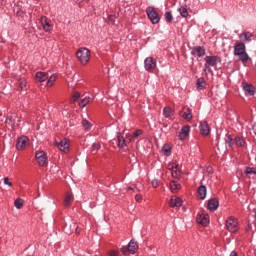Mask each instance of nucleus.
Here are the masks:
<instances>
[{
	"mask_svg": "<svg viewBox=\"0 0 256 256\" xmlns=\"http://www.w3.org/2000/svg\"><path fill=\"white\" fill-rule=\"evenodd\" d=\"M135 201H136L137 203H141V201H143V196L140 195V194L136 195V196H135Z\"/></svg>",
	"mask_w": 256,
	"mask_h": 256,
	"instance_id": "obj_44",
	"label": "nucleus"
},
{
	"mask_svg": "<svg viewBox=\"0 0 256 256\" xmlns=\"http://www.w3.org/2000/svg\"><path fill=\"white\" fill-rule=\"evenodd\" d=\"M245 173L249 179H256V169L255 168L247 167L245 170Z\"/></svg>",
	"mask_w": 256,
	"mask_h": 256,
	"instance_id": "obj_23",
	"label": "nucleus"
},
{
	"mask_svg": "<svg viewBox=\"0 0 256 256\" xmlns=\"http://www.w3.org/2000/svg\"><path fill=\"white\" fill-rule=\"evenodd\" d=\"M117 143L119 149L123 151L127 147V144H125V138L121 135V133L117 134Z\"/></svg>",
	"mask_w": 256,
	"mask_h": 256,
	"instance_id": "obj_19",
	"label": "nucleus"
},
{
	"mask_svg": "<svg viewBox=\"0 0 256 256\" xmlns=\"http://www.w3.org/2000/svg\"><path fill=\"white\" fill-rule=\"evenodd\" d=\"M36 161L40 167H47V154L43 151L36 152Z\"/></svg>",
	"mask_w": 256,
	"mask_h": 256,
	"instance_id": "obj_6",
	"label": "nucleus"
},
{
	"mask_svg": "<svg viewBox=\"0 0 256 256\" xmlns=\"http://www.w3.org/2000/svg\"><path fill=\"white\" fill-rule=\"evenodd\" d=\"M6 123L10 125V127L15 126V118L13 116H8L6 119Z\"/></svg>",
	"mask_w": 256,
	"mask_h": 256,
	"instance_id": "obj_36",
	"label": "nucleus"
},
{
	"mask_svg": "<svg viewBox=\"0 0 256 256\" xmlns=\"http://www.w3.org/2000/svg\"><path fill=\"white\" fill-rule=\"evenodd\" d=\"M226 229L230 233H237V231H239V222H237V219L232 216L229 217L226 220Z\"/></svg>",
	"mask_w": 256,
	"mask_h": 256,
	"instance_id": "obj_4",
	"label": "nucleus"
},
{
	"mask_svg": "<svg viewBox=\"0 0 256 256\" xmlns=\"http://www.w3.org/2000/svg\"><path fill=\"white\" fill-rule=\"evenodd\" d=\"M146 13H147L148 19H150L153 25H157V23L161 21V17H159V13H157V10H155L154 7H148L146 9Z\"/></svg>",
	"mask_w": 256,
	"mask_h": 256,
	"instance_id": "obj_3",
	"label": "nucleus"
},
{
	"mask_svg": "<svg viewBox=\"0 0 256 256\" xmlns=\"http://www.w3.org/2000/svg\"><path fill=\"white\" fill-rule=\"evenodd\" d=\"M200 133L205 137L211 133V129L209 128V124L206 121L200 123Z\"/></svg>",
	"mask_w": 256,
	"mask_h": 256,
	"instance_id": "obj_15",
	"label": "nucleus"
},
{
	"mask_svg": "<svg viewBox=\"0 0 256 256\" xmlns=\"http://www.w3.org/2000/svg\"><path fill=\"white\" fill-rule=\"evenodd\" d=\"M81 98V93L75 92L74 95L72 96L71 102L75 103L77 100Z\"/></svg>",
	"mask_w": 256,
	"mask_h": 256,
	"instance_id": "obj_39",
	"label": "nucleus"
},
{
	"mask_svg": "<svg viewBox=\"0 0 256 256\" xmlns=\"http://www.w3.org/2000/svg\"><path fill=\"white\" fill-rule=\"evenodd\" d=\"M90 101H91V97H85L80 101L79 106L82 108L87 107V105H89Z\"/></svg>",
	"mask_w": 256,
	"mask_h": 256,
	"instance_id": "obj_32",
	"label": "nucleus"
},
{
	"mask_svg": "<svg viewBox=\"0 0 256 256\" xmlns=\"http://www.w3.org/2000/svg\"><path fill=\"white\" fill-rule=\"evenodd\" d=\"M122 253L125 255L126 253H129V246H122L121 248Z\"/></svg>",
	"mask_w": 256,
	"mask_h": 256,
	"instance_id": "obj_45",
	"label": "nucleus"
},
{
	"mask_svg": "<svg viewBox=\"0 0 256 256\" xmlns=\"http://www.w3.org/2000/svg\"><path fill=\"white\" fill-rule=\"evenodd\" d=\"M244 91L245 93H248V95H250L251 97L255 95V87H253V85H249V84L244 85Z\"/></svg>",
	"mask_w": 256,
	"mask_h": 256,
	"instance_id": "obj_27",
	"label": "nucleus"
},
{
	"mask_svg": "<svg viewBox=\"0 0 256 256\" xmlns=\"http://www.w3.org/2000/svg\"><path fill=\"white\" fill-rule=\"evenodd\" d=\"M74 201V197L72 193H66L65 199H64V205L65 207H69V205H71V203H73Z\"/></svg>",
	"mask_w": 256,
	"mask_h": 256,
	"instance_id": "obj_25",
	"label": "nucleus"
},
{
	"mask_svg": "<svg viewBox=\"0 0 256 256\" xmlns=\"http://www.w3.org/2000/svg\"><path fill=\"white\" fill-rule=\"evenodd\" d=\"M253 34L251 32H243L242 34L239 35L240 41H248L251 42Z\"/></svg>",
	"mask_w": 256,
	"mask_h": 256,
	"instance_id": "obj_22",
	"label": "nucleus"
},
{
	"mask_svg": "<svg viewBox=\"0 0 256 256\" xmlns=\"http://www.w3.org/2000/svg\"><path fill=\"white\" fill-rule=\"evenodd\" d=\"M179 13L181 17H187L189 15V12L187 11V8L185 6H181L179 8Z\"/></svg>",
	"mask_w": 256,
	"mask_h": 256,
	"instance_id": "obj_34",
	"label": "nucleus"
},
{
	"mask_svg": "<svg viewBox=\"0 0 256 256\" xmlns=\"http://www.w3.org/2000/svg\"><path fill=\"white\" fill-rule=\"evenodd\" d=\"M14 205L16 209H21V207H23V199L17 198L14 202Z\"/></svg>",
	"mask_w": 256,
	"mask_h": 256,
	"instance_id": "obj_37",
	"label": "nucleus"
},
{
	"mask_svg": "<svg viewBox=\"0 0 256 256\" xmlns=\"http://www.w3.org/2000/svg\"><path fill=\"white\" fill-rule=\"evenodd\" d=\"M196 221H197V223H199V225H203L204 227H207V225H209V215L198 214Z\"/></svg>",
	"mask_w": 256,
	"mask_h": 256,
	"instance_id": "obj_11",
	"label": "nucleus"
},
{
	"mask_svg": "<svg viewBox=\"0 0 256 256\" xmlns=\"http://www.w3.org/2000/svg\"><path fill=\"white\" fill-rule=\"evenodd\" d=\"M29 145V138L27 136H21L18 138L17 143H16V149L18 151H22V149H25Z\"/></svg>",
	"mask_w": 256,
	"mask_h": 256,
	"instance_id": "obj_8",
	"label": "nucleus"
},
{
	"mask_svg": "<svg viewBox=\"0 0 256 256\" xmlns=\"http://www.w3.org/2000/svg\"><path fill=\"white\" fill-rule=\"evenodd\" d=\"M235 143L237 147H245V140L241 136L235 138Z\"/></svg>",
	"mask_w": 256,
	"mask_h": 256,
	"instance_id": "obj_30",
	"label": "nucleus"
},
{
	"mask_svg": "<svg viewBox=\"0 0 256 256\" xmlns=\"http://www.w3.org/2000/svg\"><path fill=\"white\" fill-rule=\"evenodd\" d=\"M234 55L238 57L241 63H247L249 61V54H247L246 47L242 42L235 45Z\"/></svg>",
	"mask_w": 256,
	"mask_h": 256,
	"instance_id": "obj_1",
	"label": "nucleus"
},
{
	"mask_svg": "<svg viewBox=\"0 0 256 256\" xmlns=\"http://www.w3.org/2000/svg\"><path fill=\"white\" fill-rule=\"evenodd\" d=\"M143 131L141 130H136L133 134V137H139V135H142Z\"/></svg>",
	"mask_w": 256,
	"mask_h": 256,
	"instance_id": "obj_48",
	"label": "nucleus"
},
{
	"mask_svg": "<svg viewBox=\"0 0 256 256\" xmlns=\"http://www.w3.org/2000/svg\"><path fill=\"white\" fill-rule=\"evenodd\" d=\"M219 208V200L216 198H212L208 201V209L209 211H217Z\"/></svg>",
	"mask_w": 256,
	"mask_h": 256,
	"instance_id": "obj_17",
	"label": "nucleus"
},
{
	"mask_svg": "<svg viewBox=\"0 0 256 256\" xmlns=\"http://www.w3.org/2000/svg\"><path fill=\"white\" fill-rule=\"evenodd\" d=\"M57 81V76L51 75L46 83L47 87H53V83Z\"/></svg>",
	"mask_w": 256,
	"mask_h": 256,
	"instance_id": "obj_33",
	"label": "nucleus"
},
{
	"mask_svg": "<svg viewBox=\"0 0 256 256\" xmlns=\"http://www.w3.org/2000/svg\"><path fill=\"white\" fill-rule=\"evenodd\" d=\"M55 146L60 150L63 151V153L69 152V140L63 139L60 142H55Z\"/></svg>",
	"mask_w": 256,
	"mask_h": 256,
	"instance_id": "obj_9",
	"label": "nucleus"
},
{
	"mask_svg": "<svg viewBox=\"0 0 256 256\" xmlns=\"http://www.w3.org/2000/svg\"><path fill=\"white\" fill-rule=\"evenodd\" d=\"M41 27L46 31V33H49L51 31V24L48 23L46 17H42L40 19Z\"/></svg>",
	"mask_w": 256,
	"mask_h": 256,
	"instance_id": "obj_20",
	"label": "nucleus"
},
{
	"mask_svg": "<svg viewBox=\"0 0 256 256\" xmlns=\"http://www.w3.org/2000/svg\"><path fill=\"white\" fill-rule=\"evenodd\" d=\"M165 153H169V149H164Z\"/></svg>",
	"mask_w": 256,
	"mask_h": 256,
	"instance_id": "obj_52",
	"label": "nucleus"
},
{
	"mask_svg": "<svg viewBox=\"0 0 256 256\" xmlns=\"http://www.w3.org/2000/svg\"><path fill=\"white\" fill-rule=\"evenodd\" d=\"M181 117H183L186 121H190V119H193V114L191 113V109L183 108L181 112Z\"/></svg>",
	"mask_w": 256,
	"mask_h": 256,
	"instance_id": "obj_18",
	"label": "nucleus"
},
{
	"mask_svg": "<svg viewBox=\"0 0 256 256\" xmlns=\"http://www.w3.org/2000/svg\"><path fill=\"white\" fill-rule=\"evenodd\" d=\"M191 53L195 57H205V48L202 46H195L192 48Z\"/></svg>",
	"mask_w": 256,
	"mask_h": 256,
	"instance_id": "obj_13",
	"label": "nucleus"
},
{
	"mask_svg": "<svg viewBox=\"0 0 256 256\" xmlns=\"http://www.w3.org/2000/svg\"><path fill=\"white\" fill-rule=\"evenodd\" d=\"M82 126L85 129V131H89V129H91V122H89L87 120H83L82 121Z\"/></svg>",
	"mask_w": 256,
	"mask_h": 256,
	"instance_id": "obj_38",
	"label": "nucleus"
},
{
	"mask_svg": "<svg viewBox=\"0 0 256 256\" xmlns=\"http://www.w3.org/2000/svg\"><path fill=\"white\" fill-rule=\"evenodd\" d=\"M230 256H238V255H237V252L233 251L230 253Z\"/></svg>",
	"mask_w": 256,
	"mask_h": 256,
	"instance_id": "obj_50",
	"label": "nucleus"
},
{
	"mask_svg": "<svg viewBox=\"0 0 256 256\" xmlns=\"http://www.w3.org/2000/svg\"><path fill=\"white\" fill-rule=\"evenodd\" d=\"M76 57L82 65H87L91 60V51L87 48H80L76 52Z\"/></svg>",
	"mask_w": 256,
	"mask_h": 256,
	"instance_id": "obj_2",
	"label": "nucleus"
},
{
	"mask_svg": "<svg viewBox=\"0 0 256 256\" xmlns=\"http://www.w3.org/2000/svg\"><path fill=\"white\" fill-rule=\"evenodd\" d=\"M204 73H211V66L204 64Z\"/></svg>",
	"mask_w": 256,
	"mask_h": 256,
	"instance_id": "obj_43",
	"label": "nucleus"
},
{
	"mask_svg": "<svg viewBox=\"0 0 256 256\" xmlns=\"http://www.w3.org/2000/svg\"><path fill=\"white\" fill-rule=\"evenodd\" d=\"M152 187H154V189H157V187H159V181L153 180L152 181Z\"/></svg>",
	"mask_w": 256,
	"mask_h": 256,
	"instance_id": "obj_46",
	"label": "nucleus"
},
{
	"mask_svg": "<svg viewBox=\"0 0 256 256\" xmlns=\"http://www.w3.org/2000/svg\"><path fill=\"white\" fill-rule=\"evenodd\" d=\"M139 249V245L135 242V240H131L128 244V253H135Z\"/></svg>",
	"mask_w": 256,
	"mask_h": 256,
	"instance_id": "obj_24",
	"label": "nucleus"
},
{
	"mask_svg": "<svg viewBox=\"0 0 256 256\" xmlns=\"http://www.w3.org/2000/svg\"><path fill=\"white\" fill-rule=\"evenodd\" d=\"M235 142L233 141V138L231 137V136H227V138H226V144L228 145V147H233V144H234Z\"/></svg>",
	"mask_w": 256,
	"mask_h": 256,
	"instance_id": "obj_41",
	"label": "nucleus"
},
{
	"mask_svg": "<svg viewBox=\"0 0 256 256\" xmlns=\"http://www.w3.org/2000/svg\"><path fill=\"white\" fill-rule=\"evenodd\" d=\"M191 131V127H189L188 125L182 127L178 137L179 139H181V141H183L184 139H187V137H189V132Z\"/></svg>",
	"mask_w": 256,
	"mask_h": 256,
	"instance_id": "obj_14",
	"label": "nucleus"
},
{
	"mask_svg": "<svg viewBox=\"0 0 256 256\" xmlns=\"http://www.w3.org/2000/svg\"><path fill=\"white\" fill-rule=\"evenodd\" d=\"M3 183L4 185H7V187H13V182H11V179H9V177H5L3 179Z\"/></svg>",
	"mask_w": 256,
	"mask_h": 256,
	"instance_id": "obj_40",
	"label": "nucleus"
},
{
	"mask_svg": "<svg viewBox=\"0 0 256 256\" xmlns=\"http://www.w3.org/2000/svg\"><path fill=\"white\" fill-rule=\"evenodd\" d=\"M164 17L167 23H171V21H173V14L171 12H166Z\"/></svg>",
	"mask_w": 256,
	"mask_h": 256,
	"instance_id": "obj_35",
	"label": "nucleus"
},
{
	"mask_svg": "<svg viewBox=\"0 0 256 256\" xmlns=\"http://www.w3.org/2000/svg\"><path fill=\"white\" fill-rule=\"evenodd\" d=\"M207 83L205 82V78H199L197 80V87L198 89H205Z\"/></svg>",
	"mask_w": 256,
	"mask_h": 256,
	"instance_id": "obj_31",
	"label": "nucleus"
},
{
	"mask_svg": "<svg viewBox=\"0 0 256 256\" xmlns=\"http://www.w3.org/2000/svg\"><path fill=\"white\" fill-rule=\"evenodd\" d=\"M181 189V184H179V182L172 180L170 182V191L172 193H177V191H179Z\"/></svg>",
	"mask_w": 256,
	"mask_h": 256,
	"instance_id": "obj_21",
	"label": "nucleus"
},
{
	"mask_svg": "<svg viewBox=\"0 0 256 256\" xmlns=\"http://www.w3.org/2000/svg\"><path fill=\"white\" fill-rule=\"evenodd\" d=\"M99 149H101V144H99V143H94V144L92 145V152L99 151Z\"/></svg>",
	"mask_w": 256,
	"mask_h": 256,
	"instance_id": "obj_42",
	"label": "nucleus"
},
{
	"mask_svg": "<svg viewBox=\"0 0 256 256\" xmlns=\"http://www.w3.org/2000/svg\"><path fill=\"white\" fill-rule=\"evenodd\" d=\"M35 77L38 83H45L49 79V74L47 72H37Z\"/></svg>",
	"mask_w": 256,
	"mask_h": 256,
	"instance_id": "obj_16",
	"label": "nucleus"
},
{
	"mask_svg": "<svg viewBox=\"0 0 256 256\" xmlns=\"http://www.w3.org/2000/svg\"><path fill=\"white\" fill-rule=\"evenodd\" d=\"M198 195H199V198L200 199H205V197H207V187L201 185L199 188H198Z\"/></svg>",
	"mask_w": 256,
	"mask_h": 256,
	"instance_id": "obj_26",
	"label": "nucleus"
},
{
	"mask_svg": "<svg viewBox=\"0 0 256 256\" xmlns=\"http://www.w3.org/2000/svg\"><path fill=\"white\" fill-rule=\"evenodd\" d=\"M252 131H253L254 135H256V123L253 124Z\"/></svg>",
	"mask_w": 256,
	"mask_h": 256,
	"instance_id": "obj_49",
	"label": "nucleus"
},
{
	"mask_svg": "<svg viewBox=\"0 0 256 256\" xmlns=\"http://www.w3.org/2000/svg\"><path fill=\"white\" fill-rule=\"evenodd\" d=\"M118 255H119V252L116 251V250H111V251L109 252V256H118Z\"/></svg>",
	"mask_w": 256,
	"mask_h": 256,
	"instance_id": "obj_47",
	"label": "nucleus"
},
{
	"mask_svg": "<svg viewBox=\"0 0 256 256\" xmlns=\"http://www.w3.org/2000/svg\"><path fill=\"white\" fill-rule=\"evenodd\" d=\"M128 190L129 191H133V187H128Z\"/></svg>",
	"mask_w": 256,
	"mask_h": 256,
	"instance_id": "obj_51",
	"label": "nucleus"
},
{
	"mask_svg": "<svg viewBox=\"0 0 256 256\" xmlns=\"http://www.w3.org/2000/svg\"><path fill=\"white\" fill-rule=\"evenodd\" d=\"M18 87L20 91H27V80H25V78H21L18 81Z\"/></svg>",
	"mask_w": 256,
	"mask_h": 256,
	"instance_id": "obj_28",
	"label": "nucleus"
},
{
	"mask_svg": "<svg viewBox=\"0 0 256 256\" xmlns=\"http://www.w3.org/2000/svg\"><path fill=\"white\" fill-rule=\"evenodd\" d=\"M204 61L206 62V65H208L210 67H217L219 57H217V56H206L204 58Z\"/></svg>",
	"mask_w": 256,
	"mask_h": 256,
	"instance_id": "obj_12",
	"label": "nucleus"
},
{
	"mask_svg": "<svg viewBox=\"0 0 256 256\" xmlns=\"http://www.w3.org/2000/svg\"><path fill=\"white\" fill-rule=\"evenodd\" d=\"M146 71H153L157 67V60L153 57H147L144 61Z\"/></svg>",
	"mask_w": 256,
	"mask_h": 256,
	"instance_id": "obj_5",
	"label": "nucleus"
},
{
	"mask_svg": "<svg viewBox=\"0 0 256 256\" xmlns=\"http://www.w3.org/2000/svg\"><path fill=\"white\" fill-rule=\"evenodd\" d=\"M168 169L171 171V175L174 179H179V177H181V170L179 169V165L176 163L168 164Z\"/></svg>",
	"mask_w": 256,
	"mask_h": 256,
	"instance_id": "obj_7",
	"label": "nucleus"
},
{
	"mask_svg": "<svg viewBox=\"0 0 256 256\" xmlns=\"http://www.w3.org/2000/svg\"><path fill=\"white\" fill-rule=\"evenodd\" d=\"M169 205L173 209H175V208L179 209V207H181V205H183V200L180 197L172 196L170 198Z\"/></svg>",
	"mask_w": 256,
	"mask_h": 256,
	"instance_id": "obj_10",
	"label": "nucleus"
},
{
	"mask_svg": "<svg viewBox=\"0 0 256 256\" xmlns=\"http://www.w3.org/2000/svg\"><path fill=\"white\" fill-rule=\"evenodd\" d=\"M163 115L166 119H169L170 117H173V110L169 107H165L163 109Z\"/></svg>",
	"mask_w": 256,
	"mask_h": 256,
	"instance_id": "obj_29",
	"label": "nucleus"
}]
</instances>
